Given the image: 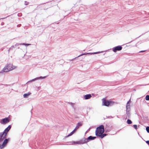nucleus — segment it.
<instances>
[{
	"mask_svg": "<svg viewBox=\"0 0 149 149\" xmlns=\"http://www.w3.org/2000/svg\"><path fill=\"white\" fill-rule=\"evenodd\" d=\"M104 132V127L103 125H101L97 128L95 131V135L96 136H100Z\"/></svg>",
	"mask_w": 149,
	"mask_h": 149,
	"instance_id": "nucleus-1",
	"label": "nucleus"
},
{
	"mask_svg": "<svg viewBox=\"0 0 149 149\" xmlns=\"http://www.w3.org/2000/svg\"><path fill=\"white\" fill-rule=\"evenodd\" d=\"M102 100L103 105L107 107L113 105L115 103L114 102L107 100L105 98H103Z\"/></svg>",
	"mask_w": 149,
	"mask_h": 149,
	"instance_id": "nucleus-2",
	"label": "nucleus"
},
{
	"mask_svg": "<svg viewBox=\"0 0 149 149\" xmlns=\"http://www.w3.org/2000/svg\"><path fill=\"white\" fill-rule=\"evenodd\" d=\"M15 68V67L13 66L12 64H9L4 67L3 71L4 72H8L14 69Z\"/></svg>",
	"mask_w": 149,
	"mask_h": 149,
	"instance_id": "nucleus-3",
	"label": "nucleus"
},
{
	"mask_svg": "<svg viewBox=\"0 0 149 149\" xmlns=\"http://www.w3.org/2000/svg\"><path fill=\"white\" fill-rule=\"evenodd\" d=\"M7 134L3 132L0 133V141H2L6 137Z\"/></svg>",
	"mask_w": 149,
	"mask_h": 149,
	"instance_id": "nucleus-4",
	"label": "nucleus"
},
{
	"mask_svg": "<svg viewBox=\"0 0 149 149\" xmlns=\"http://www.w3.org/2000/svg\"><path fill=\"white\" fill-rule=\"evenodd\" d=\"M122 47L121 46H118L113 47L112 49L113 51L116 52L117 51H120L122 50Z\"/></svg>",
	"mask_w": 149,
	"mask_h": 149,
	"instance_id": "nucleus-5",
	"label": "nucleus"
},
{
	"mask_svg": "<svg viewBox=\"0 0 149 149\" xmlns=\"http://www.w3.org/2000/svg\"><path fill=\"white\" fill-rule=\"evenodd\" d=\"M10 121V120L8 118H6L1 120V123L2 124H6Z\"/></svg>",
	"mask_w": 149,
	"mask_h": 149,
	"instance_id": "nucleus-6",
	"label": "nucleus"
},
{
	"mask_svg": "<svg viewBox=\"0 0 149 149\" xmlns=\"http://www.w3.org/2000/svg\"><path fill=\"white\" fill-rule=\"evenodd\" d=\"M8 141L9 139H5V140L3 141V144L0 146V148H4V147L6 146V144L8 142Z\"/></svg>",
	"mask_w": 149,
	"mask_h": 149,
	"instance_id": "nucleus-7",
	"label": "nucleus"
},
{
	"mask_svg": "<svg viewBox=\"0 0 149 149\" xmlns=\"http://www.w3.org/2000/svg\"><path fill=\"white\" fill-rule=\"evenodd\" d=\"M79 141L80 143V144H83L88 143V141L87 140V139L86 138L80 140Z\"/></svg>",
	"mask_w": 149,
	"mask_h": 149,
	"instance_id": "nucleus-8",
	"label": "nucleus"
},
{
	"mask_svg": "<svg viewBox=\"0 0 149 149\" xmlns=\"http://www.w3.org/2000/svg\"><path fill=\"white\" fill-rule=\"evenodd\" d=\"M11 127V126L10 125H9L8 127L6 128L3 132L6 133L7 134L8 132L10 130Z\"/></svg>",
	"mask_w": 149,
	"mask_h": 149,
	"instance_id": "nucleus-9",
	"label": "nucleus"
},
{
	"mask_svg": "<svg viewBox=\"0 0 149 149\" xmlns=\"http://www.w3.org/2000/svg\"><path fill=\"white\" fill-rule=\"evenodd\" d=\"M96 138V137L95 136H89L87 138V140L88 141V142L90 140H93L95 139Z\"/></svg>",
	"mask_w": 149,
	"mask_h": 149,
	"instance_id": "nucleus-10",
	"label": "nucleus"
},
{
	"mask_svg": "<svg viewBox=\"0 0 149 149\" xmlns=\"http://www.w3.org/2000/svg\"><path fill=\"white\" fill-rule=\"evenodd\" d=\"M91 94H87L84 95V97L85 100L89 99L91 98Z\"/></svg>",
	"mask_w": 149,
	"mask_h": 149,
	"instance_id": "nucleus-11",
	"label": "nucleus"
},
{
	"mask_svg": "<svg viewBox=\"0 0 149 149\" xmlns=\"http://www.w3.org/2000/svg\"><path fill=\"white\" fill-rule=\"evenodd\" d=\"M130 100L128 101V102H127V106H126V109H127V111H129V109H130Z\"/></svg>",
	"mask_w": 149,
	"mask_h": 149,
	"instance_id": "nucleus-12",
	"label": "nucleus"
},
{
	"mask_svg": "<svg viewBox=\"0 0 149 149\" xmlns=\"http://www.w3.org/2000/svg\"><path fill=\"white\" fill-rule=\"evenodd\" d=\"M82 125V123L81 122H79L77 124L75 129L77 130L78 129L79 127H81Z\"/></svg>",
	"mask_w": 149,
	"mask_h": 149,
	"instance_id": "nucleus-13",
	"label": "nucleus"
},
{
	"mask_svg": "<svg viewBox=\"0 0 149 149\" xmlns=\"http://www.w3.org/2000/svg\"><path fill=\"white\" fill-rule=\"evenodd\" d=\"M99 52H94V53H86V54H83L81 55H86V54H97L98 53H99Z\"/></svg>",
	"mask_w": 149,
	"mask_h": 149,
	"instance_id": "nucleus-14",
	"label": "nucleus"
},
{
	"mask_svg": "<svg viewBox=\"0 0 149 149\" xmlns=\"http://www.w3.org/2000/svg\"><path fill=\"white\" fill-rule=\"evenodd\" d=\"M31 94L30 93H26L24 94L23 95L24 97V98H27L28 97V96L30 95Z\"/></svg>",
	"mask_w": 149,
	"mask_h": 149,
	"instance_id": "nucleus-15",
	"label": "nucleus"
},
{
	"mask_svg": "<svg viewBox=\"0 0 149 149\" xmlns=\"http://www.w3.org/2000/svg\"><path fill=\"white\" fill-rule=\"evenodd\" d=\"M127 123L128 124H130L132 123V121L130 119L127 120Z\"/></svg>",
	"mask_w": 149,
	"mask_h": 149,
	"instance_id": "nucleus-16",
	"label": "nucleus"
},
{
	"mask_svg": "<svg viewBox=\"0 0 149 149\" xmlns=\"http://www.w3.org/2000/svg\"><path fill=\"white\" fill-rule=\"evenodd\" d=\"M106 134H101V135H100V136H99V137H101V138H103L104 136H106Z\"/></svg>",
	"mask_w": 149,
	"mask_h": 149,
	"instance_id": "nucleus-17",
	"label": "nucleus"
},
{
	"mask_svg": "<svg viewBox=\"0 0 149 149\" xmlns=\"http://www.w3.org/2000/svg\"><path fill=\"white\" fill-rule=\"evenodd\" d=\"M73 143L74 144H80V143L79 141H76V142L74 141L73 142Z\"/></svg>",
	"mask_w": 149,
	"mask_h": 149,
	"instance_id": "nucleus-18",
	"label": "nucleus"
},
{
	"mask_svg": "<svg viewBox=\"0 0 149 149\" xmlns=\"http://www.w3.org/2000/svg\"><path fill=\"white\" fill-rule=\"evenodd\" d=\"M146 100H149V95H147L146 97Z\"/></svg>",
	"mask_w": 149,
	"mask_h": 149,
	"instance_id": "nucleus-19",
	"label": "nucleus"
},
{
	"mask_svg": "<svg viewBox=\"0 0 149 149\" xmlns=\"http://www.w3.org/2000/svg\"><path fill=\"white\" fill-rule=\"evenodd\" d=\"M146 129L147 132L149 133V127H147L146 128Z\"/></svg>",
	"mask_w": 149,
	"mask_h": 149,
	"instance_id": "nucleus-20",
	"label": "nucleus"
},
{
	"mask_svg": "<svg viewBox=\"0 0 149 149\" xmlns=\"http://www.w3.org/2000/svg\"><path fill=\"white\" fill-rule=\"evenodd\" d=\"M133 127H134V128L135 129H137V126L136 125H133Z\"/></svg>",
	"mask_w": 149,
	"mask_h": 149,
	"instance_id": "nucleus-21",
	"label": "nucleus"
},
{
	"mask_svg": "<svg viewBox=\"0 0 149 149\" xmlns=\"http://www.w3.org/2000/svg\"><path fill=\"white\" fill-rule=\"evenodd\" d=\"M76 130H77L75 129H74V130L72 132H71V133L73 134Z\"/></svg>",
	"mask_w": 149,
	"mask_h": 149,
	"instance_id": "nucleus-22",
	"label": "nucleus"
},
{
	"mask_svg": "<svg viewBox=\"0 0 149 149\" xmlns=\"http://www.w3.org/2000/svg\"><path fill=\"white\" fill-rule=\"evenodd\" d=\"M23 45H30V44H25V43H23Z\"/></svg>",
	"mask_w": 149,
	"mask_h": 149,
	"instance_id": "nucleus-23",
	"label": "nucleus"
},
{
	"mask_svg": "<svg viewBox=\"0 0 149 149\" xmlns=\"http://www.w3.org/2000/svg\"><path fill=\"white\" fill-rule=\"evenodd\" d=\"M72 134L71 133V132L70 133V134L67 136H70L72 135Z\"/></svg>",
	"mask_w": 149,
	"mask_h": 149,
	"instance_id": "nucleus-24",
	"label": "nucleus"
},
{
	"mask_svg": "<svg viewBox=\"0 0 149 149\" xmlns=\"http://www.w3.org/2000/svg\"><path fill=\"white\" fill-rule=\"evenodd\" d=\"M146 143L149 145V141H146Z\"/></svg>",
	"mask_w": 149,
	"mask_h": 149,
	"instance_id": "nucleus-25",
	"label": "nucleus"
},
{
	"mask_svg": "<svg viewBox=\"0 0 149 149\" xmlns=\"http://www.w3.org/2000/svg\"><path fill=\"white\" fill-rule=\"evenodd\" d=\"M143 52V51H141V52Z\"/></svg>",
	"mask_w": 149,
	"mask_h": 149,
	"instance_id": "nucleus-26",
	"label": "nucleus"
}]
</instances>
